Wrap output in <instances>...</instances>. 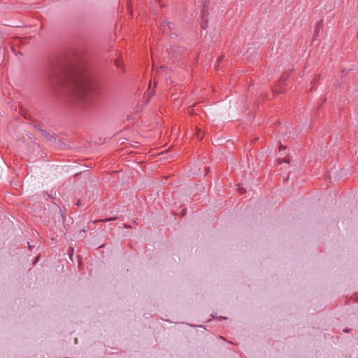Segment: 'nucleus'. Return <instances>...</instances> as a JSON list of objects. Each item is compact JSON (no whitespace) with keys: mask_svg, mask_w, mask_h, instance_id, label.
Instances as JSON below:
<instances>
[{"mask_svg":"<svg viewBox=\"0 0 358 358\" xmlns=\"http://www.w3.org/2000/svg\"><path fill=\"white\" fill-rule=\"evenodd\" d=\"M95 88L90 78L83 77L80 78L75 85L74 94L83 101L92 99Z\"/></svg>","mask_w":358,"mask_h":358,"instance_id":"obj_1","label":"nucleus"},{"mask_svg":"<svg viewBox=\"0 0 358 358\" xmlns=\"http://www.w3.org/2000/svg\"><path fill=\"white\" fill-rule=\"evenodd\" d=\"M115 66H116L117 67H120V66H122V63H121V62H120V61H119V60H116V61L115 62Z\"/></svg>","mask_w":358,"mask_h":358,"instance_id":"obj_2","label":"nucleus"},{"mask_svg":"<svg viewBox=\"0 0 358 358\" xmlns=\"http://www.w3.org/2000/svg\"><path fill=\"white\" fill-rule=\"evenodd\" d=\"M200 129H197V134H196V136L197 138L199 139V140H201L202 139V136H200Z\"/></svg>","mask_w":358,"mask_h":358,"instance_id":"obj_3","label":"nucleus"},{"mask_svg":"<svg viewBox=\"0 0 358 358\" xmlns=\"http://www.w3.org/2000/svg\"><path fill=\"white\" fill-rule=\"evenodd\" d=\"M245 189L243 188H239V192L241 194H243L245 192Z\"/></svg>","mask_w":358,"mask_h":358,"instance_id":"obj_4","label":"nucleus"},{"mask_svg":"<svg viewBox=\"0 0 358 358\" xmlns=\"http://www.w3.org/2000/svg\"><path fill=\"white\" fill-rule=\"evenodd\" d=\"M74 341H75V343H78V338H75Z\"/></svg>","mask_w":358,"mask_h":358,"instance_id":"obj_5","label":"nucleus"},{"mask_svg":"<svg viewBox=\"0 0 358 358\" xmlns=\"http://www.w3.org/2000/svg\"><path fill=\"white\" fill-rule=\"evenodd\" d=\"M282 159H278V163H279V164H281V163H282Z\"/></svg>","mask_w":358,"mask_h":358,"instance_id":"obj_6","label":"nucleus"},{"mask_svg":"<svg viewBox=\"0 0 358 358\" xmlns=\"http://www.w3.org/2000/svg\"><path fill=\"white\" fill-rule=\"evenodd\" d=\"M77 205H78V206H79V205H80V201H79L77 202Z\"/></svg>","mask_w":358,"mask_h":358,"instance_id":"obj_7","label":"nucleus"},{"mask_svg":"<svg viewBox=\"0 0 358 358\" xmlns=\"http://www.w3.org/2000/svg\"><path fill=\"white\" fill-rule=\"evenodd\" d=\"M115 218H110V219H109V220H115Z\"/></svg>","mask_w":358,"mask_h":358,"instance_id":"obj_8","label":"nucleus"},{"mask_svg":"<svg viewBox=\"0 0 358 358\" xmlns=\"http://www.w3.org/2000/svg\"><path fill=\"white\" fill-rule=\"evenodd\" d=\"M284 148V147L282 145H280V149H282Z\"/></svg>","mask_w":358,"mask_h":358,"instance_id":"obj_9","label":"nucleus"}]
</instances>
